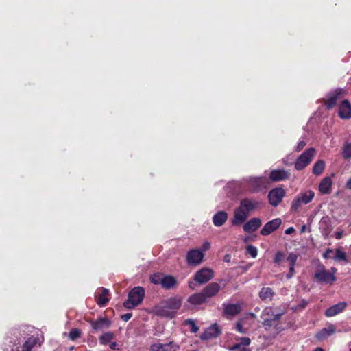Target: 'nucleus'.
Masks as SVG:
<instances>
[{"instance_id": "nucleus-1", "label": "nucleus", "mask_w": 351, "mask_h": 351, "mask_svg": "<svg viewBox=\"0 0 351 351\" xmlns=\"http://www.w3.org/2000/svg\"><path fill=\"white\" fill-rule=\"evenodd\" d=\"M182 302V298L175 296L163 301L160 305L155 308L156 313L166 317H173L180 309Z\"/></svg>"}, {"instance_id": "nucleus-2", "label": "nucleus", "mask_w": 351, "mask_h": 351, "mask_svg": "<svg viewBox=\"0 0 351 351\" xmlns=\"http://www.w3.org/2000/svg\"><path fill=\"white\" fill-rule=\"evenodd\" d=\"M145 295V290L141 287L133 288L128 294V300L123 303L124 307L132 309L141 303Z\"/></svg>"}, {"instance_id": "nucleus-3", "label": "nucleus", "mask_w": 351, "mask_h": 351, "mask_svg": "<svg viewBox=\"0 0 351 351\" xmlns=\"http://www.w3.org/2000/svg\"><path fill=\"white\" fill-rule=\"evenodd\" d=\"M315 197V193L312 190H306L298 193L293 199L291 210L293 212L298 211L302 205L310 203Z\"/></svg>"}, {"instance_id": "nucleus-4", "label": "nucleus", "mask_w": 351, "mask_h": 351, "mask_svg": "<svg viewBox=\"0 0 351 351\" xmlns=\"http://www.w3.org/2000/svg\"><path fill=\"white\" fill-rule=\"evenodd\" d=\"M243 181L252 192H258L263 189H265L268 184L265 176H250L243 178Z\"/></svg>"}, {"instance_id": "nucleus-5", "label": "nucleus", "mask_w": 351, "mask_h": 351, "mask_svg": "<svg viewBox=\"0 0 351 351\" xmlns=\"http://www.w3.org/2000/svg\"><path fill=\"white\" fill-rule=\"evenodd\" d=\"M315 155V149L313 147L307 149L296 160L295 162V169L300 171L310 164Z\"/></svg>"}, {"instance_id": "nucleus-6", "label": "nucleus", "mask_w": 351, "mask_h": 351, "mask_svg": "<svg viewBox=\"0 0 351 351\" xmlns=\"http://www.w3.org/2000/svg\"><path fill=\"white\" fill-rule=\"evenodd\" d=\"M204 254L199 249H192L187 252L186 256V263L189 266H197L202 263Z\"/></svg>"}, {"instance_id": "nucleus-7", "label": "nucleus", "mask_w": 351, "mask_h": 351, "mask_svg": "<svg viewBox=\"0 0 351 351\" xmlns=\"http://www.w3.org/2000/svg\"><path fill=\"white\" fill-rule=\"evenodd\" d=\"M285 195V191L280 187H276L271 190L268 194L269 204L273 206H277Z\"/></svg>"}, {"instance_id": "nucleus-8", "label": "nucleus", "mask_w": 351, "mask_h": 351, "mask_svg": "<svg viewBox=\"0 0 351 351\" xmlns=\"http://www.w3.org/2000/svg\"><path fill=\"white\" fill-rule=\"evenodd\" d=\"M214 276L212 269L202 268L197 271L194 276V280L199 284H204L210 280Z\"/></svg>"}, {"instance_id": "nucleus-9", "label": "nucleus", "mask_w": 351, "mask_h": 351, "mask_svg": "<svg viewBox=\"0 0 351 351\" xmlns=\"http://www.w3.org/2000/svg\"><path fill=\"white\" fill-rule=\"evenodd\" d=\"M180 346L173 341L162 343L157 342L150 346V351H178Z\"/></svg>"}, {"instance_id": "nucleus-10", "label": "nucleus", "mask_w": 351, "mask_h": 351, "mask_svg": "<svg viewBox=\"0 0 351 351\" xmlns=\"http://www.w3.org/2000/svg\"><path fill=\"white\" fill-rule=\"evenodd\" d=\"M314 276L318 282L326 284L332 283L336 280L335 276L324 268L317 270Z\"/></svg>"}, {"instance_id": "nucleus-11", "label": "nucleus", "mask_w": 351, "mask_h": 351, "mask_svg": "<svg viewBox=\"0 0 351 351\" xmlns=\"http://www.w3.org/2000/svg\"><path fill=\"white\" fill-rule=\"evenodd\" d=\"M282 223L280 218H276L266 223L261 230V234L267 236L275 231Z\"/></svg>"}, {"instance_id": "nucleus-12", "label": "nucleus", "mask_w": 351, "mask_h": 351, "mask_svg": "<svg viewBox=\"0 0 351 351\" xmlns=\"http://www.w3.org/2000/svg\"><path fill=\"white\" fill-rule=\"evenodd\" d=\"M338 114L342 119L351 118V104L348 99H344L340 103Z\"/></svg>"}, {"instance_id": "nucleus-13", "label": "nucleus", "mask_w": 351, "mask_h": 351, "mask_svg": "<svg viewBox=\"0 0 351 351\" xmlns=\"http://www.w3.org/2000/svg\"><path fill=\"white\" fill-rule=\"evenodd\" d=\"M248 214L249 213L240 205L234 210V218L232 221V223L236 226L241 224L246 220Z\"/></svg>"}, {"instance_id": "nucleus-14", "label": "nucleus", "mask_w": 351, "mask_h": 351, "mask_svg": "<svg viewBox=\"0 0 351 351\" xmlns=\"http://www.w3.org/2000/svg\"><path fill=\"white\" fill-rule=\"evenodd\" d=\"M290 177V173L285 169H274L270 172L269 179L273 182H279L287 180Z\"/></svg>"}, {"instance_id": "nucleus-15", "label": "nucleus", "mask_w": 351, "mask_h": 351, "mask_svg": "<svg viewBox=\"0 0 351 351\" xmlns=\"http://www.w3.org/2000/svg\"><path fill=\"white\" fill-rule=\"evenodd\" d=\"M220 333V330L218 326L215 324L208 328L201 335L200 338L202 340H208L217 337Z\"/></svg>"}, {"instance_id": "nucleus-16", "label": "nucleus", "mask_w": 351, "mask_h": 351, "mask_svg": "<svg viewBox=\"0 0 351 351\" xmlns=\"http://www.w3.org/2000/svg\"><path fill=\"white\" fill-rule=\"evenodd\" d=\"M242 208H243L248 213L258 209L260 206V202L254 199L245 198L241 201L240 203Z\"/></svg>"}, {"instance_id": "nucleus-17", "label": "nucleus", "mask_w": 351, "mask_h": 351, "mask_svg": "<svg viewBox=\"0 0 351 351\" xmlns=\"http://www.w3.org/2000/svg\"><path fill=\"white\" fill-rule=\"evenodd\" d=\"M220 285L217 282H212L205 287L202 290V293L206 300L215 296L219 291Z\"/></svg>"}, {"instance_id": "nucleus-18", "label": "nucleus", "mask_w": 351, "mask_h": 351, "mask_svg": "<svg viewBox=\"0 0 351 351\" xmlns=\"http://www.w3.org/2000/svg\"><path fill=\"white\" fill-rule=\"evenodd\" d=\"M335 326L333 324H330L326 327L320 330L316 334L315 337L319 341H323L333 335L335 332Z\"/></svg>"}, {"instance_id": "nucleus-19", "label": "nucleus", "mask_w": 351, "mask_h": 351, "mask_svg": "<svg viewBox=\"0 0 351 351\" xmlns=\"http://www.w3.org/2000/svg\"><path fill=\"white\" fill-rule=\"evenodd\" d=\"M347 303L344 302H339L327 308L325 311L326 317H333L341 313L346 307Z\"/></svg>"}, {"instance_id": "nucleus-20", "label": "nucleus", "mask_w": 351, "mask_h": 351, "mask_svg": "<svg viewBox=\"0 0 351 351\" xmlns=\"http://www.w3.org/2000/svg\"><path fill=\"white\" fill-rule=\"evenodd\" d=\"M37 345H40V339L38 337L31 336L25 341L21 351H34V347Z\"/></svg>"}, {"instance_id": "nucleus-21", "label": "nucleus", "mask_w": 351, "mask_h": 351, "mask_svg": "<svg viewBox=\"0 0 351 351\" xmlns=\"http://www.w3.org/2000/svg\"><path fill=\"white\" fill-rule=\"evenodd\" d=\"M343 93V89H337L335 91L330 93L325 101V104L328 108H331L335 106L337 99L339 96Z\"/></svg>"}, {"instance_id": "nucleus-22", "label": "nucleus", "mask_w": 351, "mask_h": 351, "mask_svg": "<svg viewBox=\"0 0 351 351\" xmlns=\"http://www.w3.org/2000/svg\"><path fill=\"white\" fill-rule=\"evenodd\" d=\"M262 221L259 218L254 217L249 220L243 226V230L245 232H252L256 230L261 226Z\"/></svg>"}, {"instance_id": "nucleus-23", "label": "nucleus", "mask_w": 351, "mask_h": 351, "mask_svg": "<svg viewBox=\"0 0 351 351\" xmlns=\"http://www.w3.org/2000/svg\"><path fill=\"white\" fill-rule=\"evenodd\" d=\"M241 311L240 304H224V313L228 316H234Z\"/></svg>"}, {"instance_id": "nucleus-24", "label": "nucleus", "mask_w": 351, "mask_h": 351, "mask_svg": "<svg viewBox=\"0 0 351 351\" xmlns=\"http://www.w3.org/2000/svg\"><path fill=\"white\" fill-rule=\"evenodd\" d=\"M92 328L95 330H101L108 328L110 326V322L106 318H101L97 321L91 322Z\"/></svg>"}, {"instance_id": "nucleus-25", "label": "nucleus", "mask_w": 351, "mask_h": 351, "mask_svg": "<svg viewBox=\"0 0 351 351\" xmlns=\"http://www.w3.org/2000/svg\"><path fill=\"white\" fill-rule=\"evenodd\" d=\"M332 180L329 177L324 178L319 183V191L322 194H328L330 193L332 186Z\"/></svg>"}, {"instance_id": "nucleus-26", "label": "nucleus", "mask_w": 351, "mask_h": 351, "mask_svg": "<svg viewBox=\"0 0 351 351\" xmlns=\"http://www.w3.org/2000/svg\"><path fill=\"white\" fill-rule=\"evenodd\" d=\"M228 219V214L225 211H219L214 215L213 222L217 227L221 226Z\"/></svg>"}, {"instance_id": "nucleus-27", "label": "nucleus", "mask_w": 351, "mask_h": 351, "mask_svg": "<svg viewBox=\"0 0 351 351\" xmlns=\"http://www.w3.org/2000/svg\"><path fill=\"white\" fill-rule=\"evenodd\" d=\"M177 280L175 277L171 275H164L161 286L165 289H171L177 285Z\"/></svg>"}, {"instance_id": "nucleus-28", "label": "nucleus", "mask_w": 351, "mask_h": 351, "mask_svg": "<svg viewBox=\"0 0 351 351\" xmlns=\"http://www.w3.org/2000/svg\"><path fill=\"white\" fill-rule=\"evenodd\" d=\"M206 299L204 297L202 292L198 293H194L188 298V302L194 305H199L206 302Z\"/></svg>"}, {"instance_id": "nucleus-29", "label": "nucleus", "mask_w": 351, "mask_h": 351, "mask_svg": "<svg viewBox=\"0 0 351 351\" xmlns=\"http://www.w3.org/2000/svg\"><path fill=\"white\" fill-rule=\"evenodd\" d=\"M108 293V289L106 288H102L101 289V293L97 297V304L99 306H104L107 304L109 301Z\"/></svg>"}, {"instance_id": "nucleus-30", "label": "nucleus", "mask_w": 351, "mask_h": 351, "mask_svg": "<svg viewBox=\"0 0 351 351\" xmlns=\"http://www.w3.org/2000/svg\"><path fill=\"white\" fill-rule=\"evenodd\" d=\"M274 295L272 289L269 287H263L259 293V297L262 300H271Z\"/></svg>"}, {"instance_id": "nucleus-31", "label": "nucleus", "mask_w": 351, "mask_h": 351, "mask_svg": "<svg viewBox=\"0 0 351 351\" xmlns=\"http://www.w3.org/2000/svg\"><path fill=\"white\" fill-rule=\"evenodd\" d=\"M325 168V162L322 160H317L313 167V173L316 175L319 176L322 173Z\"/></svg>"}, {"instance_id": "nucleus-32", "label": "nucleus", "mask_w": 351, "mask_h": 351, "mask_svg": "<svg viewBox=\"0 0 351 351\" xmlns=\"http://www.w3.org/2000/svg\"><path fill=\"white\" fill-rule=\"evenodd\" d=\"M114 334L112 332H107L103 333L99 338V342L101 344L106 345L108 343L110 342V341L114 339Z\"/></svg>"}, {"instance_id": "nucleus-33", "label": "nucleus", "mask_w": 351, "mask_h": 351, "mask_svg": "<svg viewBox=\"0 0 351 351\" xmlns=\"http://www.w3.org/2000/svg\"><path fill=\"white\" fill-rule=\"evenodd\" d=\"M283 314L284 312L274 314V310L271 307H267L263 311V315L271 316L273 317L272 319L275 320H278Z\"/></svg>"}, {"instance_id": "nucleus-34", "label": "nucleus", "mask_w": 351, "mask_h": 351, "mask_svg": "<svg viewBox=\"0 0 351 351\" xmlns=\"http://www.w3.org/2000/svg\"><path fill=\"white\" fill-rule=\"evenodd\" d=\"M333 258L337 261H343L346 263L348 261L346 254L340 247L336 249L335 256Z\"/></svg>"}, {"instance_id": "nucleus-35", "label": "nucleus", "mask_w": 351, "mask_h": 351, "mask_svg": "<svg viewBox=\"0 0 351 351\" xmlns=\"http://www.w3.org/2000/svg\"><path fill=\"white\" fill-rule=\"evenodd\" d=\"M342 156L345 159L351 158V143H346L342 149Z\"/></svg>"}, {"instance_id": "nucleus-36", "label": "nucleus", "mask_w": 351, "mask_h": 351, "mask_svg": "<svg viewBox=\"0 0 351 351\" xmlns=\"http://www.w3.org/2000/svg\"><path fill=\"white\" fill-rule=\"evenodd\" d=\"M164 277V274H154L150 277L151 282L154 285H162V278Z\"/></svg>"}, {"instance_id": "nucleus-37", "label": "nucleus", "mask_w": 351, "mask_h": 351, "mask_svg": "<svg viewBox=\"0 0 351 351\" xmlns=\"http://www.w3.org/2000/svg\"><path fill=\"white\" fill-rule=\"evenodd\" d=\"M81 334H82V332H81V330H80L77 329V328H73V329H72V330L69 332V335H68V337H69V338L71 340H73H73H75V339H76L79 338V337H80Z\"/></svg>"}, {"instance_id": "nucleus-38", "label": "nucleus", "mask_w": 351, "mask_h": 351, "mask_svg": "<svg viewBox=\"0 0 351 351\" xmlns=\"http://www.w3.org/2000/svg\"><path fill=\"white\" fill-rule=\"evenodd\" d=\"M247 253L250 254L252 258H255L258 254L257 248L252 245H249L246 248Z\"/></svg>"}, {"instance_id": "nucleus-39", "label": "nucleus", "mask_w": 351, "mask_h": 351, "mask_svg": "<svg viewBox=\"0 0 351 351\" xmlns=\"http://www.w3.org/2000/svg\"><path fill=\"white\" fill-rule=\"evenodd\" d=\"M186 325L191 326V332L196 333L199 330V327L196 325L193 319H189L185 321Z\"/></svg>"}, {"instance_id": "nucleus-40", "label": "nucleus", "mask_w": 351, "mask_h": 351, "mask_svg": "<svg viewBox=\"0 0 351 351\" xmlns=\"http://www.w3.org/2000/svg\"><path fill=\"white\" fill-rule=\"evenodd\" d=\"M298 259V255L294 253H291L289 254L287 260L289 262L290 267H294Z\"/></svg>"}, {"instance_id": "nucleus-41", "label": "nucleus", "mask_w": 351, "mask_h": 351, "mask_svg": "<svg viewBox=\"0 0 351 351\" xmlns=\"http://www.w3.org/2000/svg\"><path fill=\"white\" fill-rule=\"evenodd\" d=\"M285 259V254L282 252H278L276 254L274 257V262L277 264L280 263Z\"/></svg>"}, {"instance_id": "nucleus-42", "label": "nucleus", "mask_w": 351, "mask_h": 351, "mask_svg": "<svg viewBox=\"0 0 351 351\" xmlns=\"http://www.w3.org/2000/svg\"><path fill=\"white\" fill-rule=\"evenodd\" d=\"M273 321H276L275 319H265L264 321H263V326H265V329L266 330H268L269 329L272 325H273Z\"/></svg>"}, {"instance_id": "nucleus-43", "label": "nucleus", "mask_w": 351, "mask_h": 351, "mask_svg": "<svg viewBox=\"0 0 351 351\" xmlns=\"http://www.w3.org/2000/svg\"><path fill=\"white\" fill-rule=\"evenodd\" d=\"M236 329L239 332H240L241 334H245L247 332V329L243 328L241 321H239L237 323Z\"/></svg>"}, {"instance_id": "nucleus-44", "label": "nucleus", "mask_w": 351, "mask_h": 351, "mask_svg": "<svg viewBox=\"0 0 351 351\" xmlns=\"http://www.w3.org/2000/svg\"><path fill=\"white\" fill-rule=\"evenodd\" d=\"M251 340L249 337H241L240 339V344L241 346H247L250 344Z\"/></svg>"}, {"instance_id": "nucleus-45", "label": "nucleus", "mask_w": 351, "mask_h": 351, "mask_svg": "<svg viewBox=\"0 0 351 351\" xmlns=\"http://www.w3.org/2000/svg\"><path fill=\"white\" fill-rule=\"evenodd\" d=\"M306 143L305 141H304V140L300 141L295 147V151L300 152L306 146Z\"/></svg>"}, {"instance_id": "nucleus-46", "label": "nucleus", "mask_w": 351, "mask_h": 351, "mask_svg": "<svg viewBox=\"0 0 351 351\" xmlns=\"http://www.w3.org/2000/svg\"><path fill=\"white\" fill-rule=\"evenodd\" d=\"M210 247V243L208 242V241H205L202 246V248L201 249H199V251H202L203 252V254H204V252L206 251H207Z\"/></svg>"}, {"instance_id": "nucleus-47", "label": "nucleus", "mask_w": 351, "mask_h": 351, "mask_svg": "<svg viewBox=\"0 0 351 351\" xmlns=\"http://www.w3.org/2000/svg\"><path fill=\"white\" fill-rule=\"evenodd\" d=\"M295 274L294 267H289V274L287 275V278L290 279Z\"/></svg>"}, {"instance_id": "nucleus-48", "label": "nucleus", "mask_w": 351, "mask_h": 351, "mask_svg": "<svg viewBox=\"0 0 351 351\" xmlns=\"http://www.w3.org/2000/svg\"><path fill=\"white\" fill-rule=\"evenodd\" d=\"M333 250L330 248H328L326 252L323 254V257L326 259L330 258V254L332 253Z\"/></svg>"}, {"instance_id": "nucleus-49", "label": "nucleus", "mask_w": 351, "mask_h": 351, "mask_svg": "<svg viewBox=\"0 0 351 351\" xmlns=\"http://www.w3.org/2000/svg\"><path fill=\"white\" fill-rule=\"evenodd\" d=\"M308 302L306 300H302L301 303L297 306L295 308H293L295 310H298L299 308H303L307 305Z\"/></svg>"}, {"instance_id": "nucleus-50", "label": "nucleus", "mask_w": 351, "mask_h": 351, "mask_svg": "<svg viewBox=\"0 0 351 351\" xmlns=\"http://www.w3.org/2000/svg\"><path fill=\"white\" fill-rule=\"evenodd\" d=\"M132 317L131 313H125L121 316V319L124 322H128Z\"/></svg>"}, {"instance_id": "nucleus-51", "label": "nucleus", "mask_w": 351, "mask_h": 351, "mask_svg": "<svg viewBox=\"0 0 351 351\" xmlns=\"http://www.w3.org/2000/svg\"><path fill=\"white\" fill-rule=\"evenodd\" d=\"M343 231H338V232H335L334 235H335V237L337 239H341L343 237Z\"/></svg>"}, {"instance_id": "nucleus-52", "label": "nucleus", "mask_w": 351, "mask_h": 351, "mask_svg": "<svg viewBox=\"0 0 351 351\" xmlns=\"http://www.w3.org/2000/svg\"><path fill=\"white\" fill-rule=\"evenodd\" d=\"M239 349L240 350L242 349L241 346V344H240L239 343H236V344H234V346H232L230 348V350H239Z\"/></svg>"}, {"instance_id": "nucleus-53", "label": "nucleus", "mask_w": 351, "mask_h": 351, "mask_svg": "<svg viewBox=\"0 0 351 351\" xmlns=\"http://www.w3.org/2000/svg\"><path fill=\"white\" fill-rule=\"evenodd\" d=\"M295 231V229L293 227H289L285 230V232L286 234H290Z\"/></svg>"}, {"instance_id": "nucleus-54", "label": "nucleus", "mask_w": 351, "mask_h": 351, "mask_svg": "<svg viewBox=\"0 0 351 351\" xmlns=\"http://www.w3.org/2000/svg\"><path fill=\"white\" fill-rule=\"evenodd\" d=\"M346 186L347 189H351V178L348 180Z\"/></svg>"}, {"instance_id": "nucleus-55", "label": "nucleus", "mask_w": 351, "mask_h": 351, "mask_svg": "<svg viewBox=\"0 0 351 351\" xmlns=\"http://www.w3.org/2000/svg\"><path fill=\"white\" fill-rule=\"evenodd\" d=\"M109 347L110 348V349L112 350H115L116 349V347H117V343L116 342H112L110 343L109 345Z\"/></svg>"}, {"instance_id": "nucleus-56", "label": "nucleus", "mask_w": 351, "mask_h": 351, "mask_svg": "<svg viewBox=\"0 0 351 351\" xmlns=\"http://www.w3.org/2000/svg\"><path fill=\"white\" fill-rule=\"evenodd\" d=\"M189 287H190L191 289H194V282H189Z\"/></svg>"}, {"instance_id": "nucleus-57", "label": "nucleus", "mask_w": 351, "mask_h": 351, "mask_svg": "<svg viewBox=\"0 0 351 351\" xmlns=\"http://www.w3.org/2000/svg\"><path fill=\"white\" fill-rule=\"evenodd\" d=\"M306 230V226H303L301 228V232H304Z\"/></svg>"}, {"instance_id": "nucleus-58", "label": "nucleus", "mask_w": 351, "mask_h": 351, "mask_svg": "<svg viewBox=\"0 0 351 351\" xmlns=\"http://www.w3.org/2000/svg\"><path fill=\"white\" fill-rule=\"evenodd\" d=\"M241 351H250L248 348H242V349L241 350Z\"/></svg>"}, {"instance_id": "nucleus-59", "label": "nucleus", "mask_w": 351, "mask_h": 351, "mask_svg": "<svg viewBox=\"0 0 351 351\" xmlns=\"http://www.w3.org/2000/svg\"><path fill=\"white\" fill-rule=\"evenodd\" d=\"M332 274L335 276V274L336 273L337 269L335 268H332Z\"/></svg>"}, {"instance_id": "nucleus-60", "label": "nucleus", "mask_w": 351, "mask_h": 351, "mask_svg": "<svg viewBox=\"0 0 351 351\" xmlns=\"http://www.w3.org/2000/svg\"><path fill=\"white\" fill-rule=\"evenodd\" d=\"M314 351H324V350L321 348H317Z\"/></svg>"}, {"instance_id": "nucleus-61", "label": "nucleus", "mask_w": 351, "mask_h": 351, "mask_svg": "<svg viewBox=\"0 0 351 351\" xmlns=\"http://www.w3.org/2000/svg\"><path fill=\"white\" fill-rule=\"evenodd\" d=\"M250 315H251L252 317H255V315H254V313H251V314H250Z\"/></svg>"}, {"instance_id": "nucleus-62", "label": "nucleus", "mask_w": 351, "mask_h": 351, "mask_svg": "<svg viewBox=\"0 0 351 351\" xmlns=\"http://www.w3.org/2000/svg\"><path fill=\"white\" fill-rule=\"evenodd\" d=\"M350 351H351V347H350Z\"/></svg>"}]
</instances>
